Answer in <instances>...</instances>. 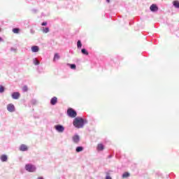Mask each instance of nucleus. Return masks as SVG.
<instances>
[{
  "label": "nucleus",
  "mask_w": 179,
  "mask_h": 179,
  "mask_svg": "<svg viewBox=\"0 0 179 179\" xmlns=\"http://www.w3.org/2000/svg\"><path fill=\"white\" fill-rule=\"evenodd\" d=\"M87 122L82 117H76L74 119V121L73 122L74 127L76 128H83V126L87 123Z\"/></svg>",
  "instance_id": "1"
},
{
  "label": "nucleus",
  "mask_w": 179,
  "mask_h": 179,
  "mask_svg": "<svg viewBox=\"0 0 179 179\" xmlns=\"http://www.w3.org/2000/svg\"><path fill=\"white\" fill-rule=\"evenodd\" d=\"M25 169L29 173H34V171H36V166L28 164L25 166Z\"/></svg>",
  "instance_id": "2"
},
{
  "label": "nucleus",
  "mask_w": 179,
  "mask_h": 179,
  "mask_svg": "<svg viewBox=\"0 0 179 179\" xmlns=\"http://www.w3.org/2000/svg\"><path fill=\"white\" fill-rule=\"evenodd\" d=\"M67 114H68L69 117H71V118H75V117H76V115H77L76 111H75L72 108L68 109Z\"/></svg>",
  "instance_id": "3"
},
{
  "label": "nucleus",
  "mask_w": 179,
  "mask_h": 179,
  "mask_svg": "<svg viewBox=\"0 0 179 179\" xmlns=\"http://www.w3.org/2000/svg\"><path fill=\"white\" fill-rule=\"evenodd\" d=\"M55 129L57 131L59 132L60 134H62L64 131H65V127L61 124H57L55 126Z\"/></svg>",
  "instance_id": "4"
},
{
  "label": "nucleus",
  "mask_w": 179,
  "mask_h": 179,
  "mask_svg": "<svg viewBox=\"0 0 179 179\" xmlns=\"http://www.w3.org/2000/svg\"><path fill=\"white\" fill-rule=\"evenodd\" d=\"M7 110L9 111V113H13L15 112V105L10 103L7 106Z\"/></svg>",
  "instance_id": "5"
},
{
  "label": "nucleus",
  "mask_w": 179,
  "mask_h": 179,
  "mask_svg": "<svg viewBox=\"0 0 179 179\" xmlns=\"http://www.w3.org/2000/svg\"><path fill=\"white\" fill-rule=\"evenodd\" d=\"M72 139L74 143H79V141H80V137L78 134H76L72 137Z\"/></svg>",
  "instance_id": "6"
},
{
  "label": "nucleus",
  "mask_w": 179,
  "mask_h": 179,
  "mask_svg": "<svg viewBox=\"0 0 179 179\" xmlns=\"http://www.w3.org/2000/svg\"><path fill=\"white\" fill-rule=\"evenodd\" d=\"M11 97L12 99H13L14 100H17L19 99V98L20 97V93L19 92H13L11 94Z\"/></svg>",
  "instance_id": "7"
},
{
  "label": "nucleus",
  "mask_w": 179,
  "mask_h": 179,
  "mask_svg": "<svg viewBox=\"0 0 179 179\" xmlns=\"http://www.w3.org/2000/svg\"><path fill=\"white\" fill-rule=\"evenodd\" d=\"M150 9L151 12H157V10H159V8L157 7V6H156V4L151 5Z\"/></svg>",
  "instance_id": "8"
},
{
  "label": "nucleus",
  "mask_w": 179,
  "mask_h": 179,
  "mask_svg": "<svg viewBox=\"0 0 179 179\" xmlns=\"http://www.w3.org/2000/svg\"><path fill=\"white\" fill-rule=\"evenodd\" d=\"M31 50L32 52H38V51H40V48L37 45H34L31 48Z\"/></svg>",
  "instance_id": "9"
},
{
  "label": "nucleus",
  "mask_w": 179,
  "mask_h": 179,
  "mask_svg": "<svg viewBox=\"0 0 179 179\" xmlns=\"http://www.w3.org/2000/svg\"><path fill=\"white\" fill-rule=\"evenodd\" d=\"M27 145H24V144H22L20 145V150L21 152H26V150H27Z\"/></svg>",
  "instance_id": "10"
},
{
  "label": "nucleus",
  "mask_w": 179,
  "mask_h": 179,
  "mask_svg": "<svg viewBox=\"0 0 179 179\" xmlns=\"http://www.w3.org/2000/svg\"><path fill=\"white\" fill-rule=\"evenodd\" d=\"M57 101H58V99H57V97L55 96L51 99L50 103L52 104V106H55V104H57Z\"/></svg>",
  "instance_id": "11"
},
{
  "label": "nucleus",
  "mask_w": 179,
  "mask_h": 179,
  "mask_svg": "<svg viewBox=\"0 0 179 179\" xmlns=\"http://www.w3.org/2000/svg\"><path fill=\"white\" fill-rule=\"evenodd\" d=\"M173 5L175 8H176L177 9H179V1L178 0H176V1H173Z\"/></svg>",
  "instance_id": "12"
},
{
  "label": "nucleus",
  "mask_w": 179,
  "mask_h": 179,
  "mask_svg": "<svg viewBox=\"0 0 179 179\" xmlns=\"http://www.w3.org/2000/svg\"><path fill=\"white\" fill-rule=\"evenodd\" d=\"M97 150H98V152H100L101 150H104V145H103V144H98Z\"/></svg>",
  "instance_id": "13"
},
{
  "label": "nucleus",
  "mask_w": 179,
  "mask_h": 179,
  "mask_svg": "<svg viewBox=\"0 0 179 179\" xmlns=\"http://www.w3.org/2000/svg\"><path fill=\"white\" fill-rule=\"evenodd\" d=\"M0 159H1V162H8V156H6L5 155H2L0 157Z\"/></svg>",
  "instance_id": "14"
},
{
  "label": "nucleus",
  "mask_w": 179,
  "mask_h": 179,
  "mask_svg": "<svg viewBox=\"0 0 179 179\" xmlns=\"http://www.w3.org/2000/svg\"><path fill=\"white\" fill-rule=\"evenodd\" d=\"M76 152H77V153H79L80 152H83V147L82 146L77 147L76 149Z\"/></svg>",
  "instance_id": "15"
},
{
  "label": "nucleus",
  "mask_w": 179,
  "mask_h": 179,
  "mask_svg": "<svg viewBox=\"0 0 179 179\" xmlns=\"http://www.w3.org/2000/svg\"><path fill=\"white\" fill-rule=\"evenodd\" d=\"M59 58H60L59 55L58 53H55L54 58H53V61L54 62L58 61V59H59Z\"/></svg>",
  "instance_id": "16"
},
{
  "label": "nucleus",
  "mask_w": 179,
  "mask_h": 179,
  "mask_svg": "<svg viewBox=\"0 0 179 179\" xmlns=\"http://www.w3.org/2000/svg\"><path fill=\"white\" fill-rule=\"evenodd\" d=\"M42 31L43 33H48V31H50V29L48 27H45V28L43 27L42 28Z\"/></svg>",
  "instance_id": "17"
},
{
  "label": "nucleus",
  "mask_w": 179,
  "mask_h": 179,
  "mask_svg": "<svg viewBox=\"0 0 179 179\" xmlns=\"http://www.w3.org/2000/svg\"><path fill=\"white\" fill-rule=\"evenodd\" d=\"M33 62L35 65H40V62L38 60H37V58H34L33 59Z\"/></svg>",
  "instance_id": "18"
},
{
  "label": "nucleus",
  "mask_w": 179,
  "mask_h": 179,
  "mask_svg": "<svg viewBox=\"0 0 179 179\" xmlns=\"http://www.w3.org/2000/svg\"><path fill=\"white\" fill-rule=\"evenodd\" d=\"M20 30V29H19V28H14V29H13V33L17 34L19 33Z\"/></svg>",
  "instance_id": "19"
},
{
  "label": "nucleus",
  "mask_w": 179,
  "mask_h": 179,
  "mask_svg": "<svg viewBox=\"0 0 179 179\" xmlns=\"http://www.w3.org/2000/svg\"><path fill=\"white\" fill-rule=\"evenodd\" d=\"M128 177H129V173L128 172H125L124 173H123L122 175L123 178H128Z\"/></svg>",
  "instance_id": "20"
},
{
  "label": "nucleus",
  "mask_w": 179,
  "mask_h": 179,
  "mask_svg": "<svg viewBox=\"0 0 179 179\" xmlns=\"http://www.w3.org/2000/svg\"><path fill=\"white\" fill-rule=\"evenodd\" d=\"M81 52H82V54H84V55H89V52L86 51V49H82Z\"/></svg>",
  "instance_id": "21"
},
{
  "label": "nucleus",
  "mask_w": 179,
  "mask_h": 179,
  "mask_svg": "<svg viewBox=\"0 0 179 179\" xmlns=\"http://www.w3.org/2000/svg\"><path fill=\"white\" fill-rule=\"evenodd\" d=\"M77 47L78 48H82V42L80 41H78Z\"/></svg>",
  "instance_id": "22"
},
{
  "label": "nucleus",
  "mask_w": 179,
  "mask_h": 179,
  "mask_svg": "<svg viewBox=\"0 0 179 179\" xmlns=\"http://www.w3.org/2000/svg\"><path fill=\"white\" fill-rule=\"evenodd\" d=\"M5 92V87L2 85H0V93H3Z\"/></svg>",
  "instance_id": "23"
},
{
  "label": "nucleus",
  "mask_w": 179,
  "mask_h": 179,
  "mask_svg": "<svg viewBox=\"0 0 179 179\" xmlns=\"http://www.w3.org/2000/svg\"><path fill=\"white\" fill-rule=\"evenodd\" d=\"M70 68L71 69H76V64H70Z\"/></svg>",
  "instance_id": "24"
},
{
  "label": "nucleus",
  "mask_w": 179,
  "mask_h": 179,
  "mask_svg": "<svg viewBox=\"0 0 179 179\" xmlns=\"http://www.w3.org/2000/svg\"><path fill=\"white\" fill-rule=\"evenodd\" d=\"M27 90H28V88H27V86H24L23 87H22V91L23 92H27Z\"/></svg>",
  "instance_id": "25"
},
{
  "label": "nucleus",
  "mask_w": 179,
  "mask_h": 179,
  "mask_svg": "<svg viewBox=\"0 0 179 179\" xmlns=\"http://www.w3.org/2000/svg\"><path fill=\"white\" fill-rule=\"evenodd\" d=\"M42 26H47V22H44L42 23Z\"/></svg>",
  "instance_id": "26"
},
{
  "label": "nucleus",
  "mask_w": 179,
  "mask_h": 179,
  "mask_svg": "<svg viewBox=\"0 0 179 179\" xmlns=\"http://www.w3.org/2000/svg\"><path fill=\"white\" fill-rule=\"evenodd\" d=\"M106 179H112V178L110 177V176H107Z\"/></svg>",
  "instance_id": "27"
},
{
  "label": "nucleus",
  "mask_w": 179,
  "mask_h": 179,
  "mask_svg": "<svg viewBox=\"0 0 179 179\" xmlns=\"http://www.w3.org/2000/svg\"><path fill=\"white\" fill-rule=\"evenodd\" d=\"M106 2H108V3H110V0H106Z\"/></svg>",
  "instance_id": "28"
},
{
  "label": "nucleus",
  "mask_w": 179,
  "mask_h": 179,
  "mask_svg": "<svg viewBox=\"0 0 179 179\" xmlns=\"http://www.w3.org/2000/svg\"><path fill=\"white\" fill-rule=\"evenodd\" d=\"M38 179H43V177H39Z\"/></svg>",
  "instance_id": "29"
},
{
  "label": "nucleus",
  "mask_w": 179,
  "mask_h": 179,
  "mask_svg": "<svg viewBox=\"0 0 179 179\" xmlns=\"http://www.w3.org/2000/svg\"><path fill=\"white\" fill-rule=\"evenodd\" d=\"M0 41H3L2 38L0 37Z\"/></svg>",
  "instance_id": "30"
},
{
  "label": "nucleus",
  "mask_w": 179,
  "mask_h": 179,
  "mask_svg": "<svg viewBox=\"0 0 179 179\" xmlns=\"http://www.w3.org/2000/svg\"><path fill=\"white\" fill-rule=\"evenodd\" d=\"M0 31H1V28H0Z\"/></svg>",
  "instance_id": "31"
}]
</instances>
